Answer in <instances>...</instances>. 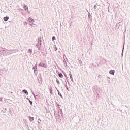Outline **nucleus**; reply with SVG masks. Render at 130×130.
Returning a JSON list of instances; mask_svg holds the SVG:
<instances>
[{
  "instance_id": "f257e3e1",
  "label": "nucleus",
  "mask_w": 130,
  "mask_h": 130,
  "mask_svg": "<svg viewBox=\"0 0 130 130\" xmlns=\"http://www.w3.org/2000/svg\"><path fill=\"white\" fill-rule=\"evenodd\" d=\"M42 40H41V38L39 37L38 38V43L36 44V47L38 48V49L39 50L40 48H41V45H42Z\"/></svg>"
},
{
  "instance_id": "f03ea898",
  "label": "nucleus",
  "mask_w": 130,
  "mask_h": 130,
  "mask_svg": "<svg viewBox=\"0 0 130 130\" xmlns=\"http://www.w3.org/2000/svg\"><path fill=\"white\" fill-rule=\"evenodd\" d=\"M28 21L30 26H33L32 24H33V22H34V19H32L31 17H29L28 18Z\"/></svg>"
},
{
  "instance_id": "7ed1b4c3",
  "label": "nucleus",
  "mask_w": 130,
  "mask_h": 130,
  "mask_svg": "<svg viewBox=\"0 0 130 130\" xmlns=\"http://www.w3.org/2000/svg\"><path fill=\"white\" fill-rule=\"evenodd\" d=\"M33 96L36 100H39V99H38V95H35V94L34 92H32Z\"/></svg>"
},
{
  "instance_id": "20e7f679",
  "label": "nucleus",
  "mask_w": 130,
  "mask_h": 130,
  "mask_svg": "<svg viewBox=\"0 0 130 130\" xmlns=\"http://www.w3.org/2000/svg\"><path fill=\"white\" fill-rule=\"evenodd\" d=\"M40 66L41 67H43V68H46V67H47V66L43 63H40Z\"/></svg>"
},
{
  "instance_id": "39448f33",
  "label": "nucleus",
  "mask_w": 130,
  "mask_h": 130,
  "mask_svg": "<svg viewBox=\"0 0 130 130\" xmlns=\"http://www.w3.org/2000/svg\"><path fill=\"white\" fill-rule=\"evenodd\" d=\"M9 19H10V18L8 16H6L4 18V20L5 21V22H7V21H8V20H9Z\"/></svg>"
},
{
  "instance_id": "423d86ee",
  "label": "nucleus",
  "mask_w": 130,
  "mask_h": 130,
  "mask_svg": "<svg viewBox=\"0 0 130 130\" xmlns=\"http://www.w3.org/2000/svg\"><path fill=\"white\" fill-rule=\"evenodd\" d=\"M56 89L58 92V94L59 96H60V97H61V98H62V95H61V93H60V92H59V90L58 89H57V88L56 87Z\"/></svg>"
},
{
  "instance_id": "0eeeda50",
  "label": "nucleus",
  "mask_w": 130,
  "mask_h": 130,
  "mask_svg": "<svg viewBox=\"0 0 130 130\" xmlns=\"http://www.w3.org/2000/svg\"><path fill=\"white\" fill-rule=\"evenodd\" d=\"M115 71L114 70H110L109 72V74L110 75H114Z\"/></svg>"
},
{
  "instance_id": "6e6552de",
  "label": "nucleus",
  "mask_w": 130,
  "mask_h": 130,
  "mask_svg": "<svg viewBox=\"0 0 130 130\" xmlns=\"http://www.w3.org/2000/svg\"><path fill=\"white\" fill-rule=\"evenodd\" d=\"M22 92H23V93H25V94L26 95H28V91H27V90H25V89H23V90H22Z\"/></svg>"
},
{
  "instance_id": "1a4fd4ad",
  "label": "nucleus",
  "mask_w": 130,
  "mask_h": 130,
  "mask_svg": "<svg viewBox=\"0 0 130 130\" xmlns=\"http://www.w3.org/2000/svg\"><path fill=\"white\" fill-rule=\"evenodd\" d=\"M28 53H30V54H32V49H29L28 50Z\"/></svg>"
},
{
  "instance_id": "9d476101",
  "label": "nucleus",
  "mask_w": 130,
  "mask_h": 130,
  "mask_svg": "<svg viewBox=\"0 0 130 130\" xmlns=\"http://www.w3.org/2000/svg\"><path fill=\"white\" fill-rule=\"evenodd\" d=\"M29 119L30 121H33L34 120V117H31L29 116Z\"/></svg>"
},
{
  "instance_id": "9b49d317",
  "label": "nucleus",
  "mask_w": 130,
  "mask_h": 130,
  "mask_svg": "<svg viewBox=\"0 0 130 130\" xmlns=\"http://www.w3.org/2000/svg\"><path fill=\"white\" fill-rule=\"evenodd\" d=\"M23 9H24V10H25V11H26V10H28V7L26 5H24L23 6Z\"/></svg>"
},
{
  "instance_id": "f8f14e48",
  "label": "nucleus",
  "mask_w": 130,
  "mask_h": 130,
  "mask_svg": "<svg viewBox=\"0 0 130 130\" xmlns=\"http://www.w3.org/2000/svg\"><path fill=\"white\" fill-rule=\"evenodd\" d=\"M59 77H60V78H63V75H62V74L60 73L59 74Z\"/></svg>"
},
{
  "instance_id": "ddd939ff",
  "label": "nucleus",
  "mask_w": 130,
  "mask_h": 130,
  "mask_svg": "<svg viewBox=\"0 0 130 130\" xmlns=\"http://www.w3.org/2000/svg\"><path fill=\"white\" fill-rule=\"evenodd\" d=\"M69 76H70L71 81H73V76H72V74H70Z\"/></svg>"
},
{
  "instance_id": "4468645a",
  "label": "nucleus",
  "mask_w": 130,
  "mask_h": 130,
  "mask_svg": "<svg viewBox=\"0 0 130 130\" xmlns=\"http://www.w3.org/2000/svg\"><path fill=\"white\" fill-rule=\"evenodd\" d=\"M34 70H35L34 72H35V71H36V69H37V66L36 65H35L34 67H33Z\"/></svg>"
},
{
  "instance_id": "2eb2a0df",
  "label": "nucleus",
  "mask_w": 130,
  "mask_h": 130,
  "mask_svg": "<svg viewBox=\"0 0 130 130\" xmlns=\"http://www.w3.org/2000/svg\"><path fill=\"white\" fill-rule=\"evenodd\" d=\"M38 123L39 124H40V123H41V120L40 119H39L38 120Z\"/></svg>"
},
{
  "instance_id": "dca6fc26",
  "label": "nucleus",
  "mask_w": 130,
  "mask_h": 130,
  "mask_svg": "<svg viewBox=\"0 0 130 130\" xmlns=\"http://www.w3.org/2000/svg\"><path fill=\"white\" fill-rule=\"evenodd\" d=\"M52 86H49V91H52Z\"/></svg>"
},
{
  "instance_id": "f3484780",
  "label": "nucleus",
  "mask_w": 130,
  "mask_h": 130,
  "mask_svg": "<svg viewBox=\"0 0 130 130\" xmlns=\"http://www.w3.org/2000/svg\"><path fill=\"white\" fill-rule=\"evenodd\" d=\"M50 93L51 95L53 94V90H50Z\"/></svg>"
},
{
  "instance_id": "a211bd4d",
  "label": "nucleus",
  "mask_w": 130,
  "mask_h": 130,
  "mask_svg": "<svg viewBox=\"0 0 130 130\" xmlns=\"http://www.w3.org/2000/svg\"><path fill=\"white\" fill-rule=\"evenodd\" d=\"M55 39H56L55 37L54 36H53V37H52V41H54V40H55Z\"/></svg>"
},
{
  "instance_id": "6ab92c4d",
  "label": "nucleus",
  "mask_w": 130,
  "mask_h": 130,
  "mask_svg": "<svg viewBox=\"0 0 130 130\" xmlns=\"http://www.w3.org/2000/svg\"><path fill=\"white\" fill-rule=\"evenodd\" d=\"M56 81L57 84H59V81L58 80L56 79Z\"/></svg>"
},
{
  "instance_id": "aec40b11",
  "label": "nucleus",
  "mask_w": 130,
  "mask_h": 130,
  "mask_svg": "<svg viewBox=\"0 0 130 130\" xmlns=\"http://www.w3.org/2000/svg\"><path fill=\"white\" fill-rule=\"evenodd\" d=\"M29 103H30L31 105H32V103H33V102H32V101L29 100Z\"/></svg>"
},
{
  "instance_id": "412c9836",
  "label": "nucleus",
  "mask_w": 130,
  "mask_h": 130,
  "mask_svg": "<svg viewBox=\"0 0 130 130\" xmlns=\"http://www.w3.org/2000/svg\"><path fill=\"white\" fill-rule=\"evenodd\" d=\"M3 101V99L2 98H0V102H2Z\"/></svg>"
},
{
  "instance_id": "4be33fe9",
  "label": "nucleus",
  "mask_w": 130,
  "mask_h": 130,
  "mask_svg": "<svg viewBox=\"0 0 130 130\" xmlns=\"http://www.w3.org/2000/svg\"><path fill=\"white\" fill-rule=\"evenodd\" d=\"M94 9H97V6L94 5Z\"/></svg>"
},
{
  "instance_id": "5701e85b",
  "label": "nucleus",
  "mask_w": 130,
  "mask_h": 130,
  "mask_svg": "<svg viewBox=\"0 0 130 130\" xmlns=\"http://www.w3.org/2000/svg\"><path fill=\"white\" fill-rule=\"evenodd\" d=\"M56 50H57V47H55V51H56Z\"/></svg>"
},
{
  "instance_id": "b1692460",
  "label": "nucleus",
  "mask_w": 130,
  "mask_h": 130,
  "mask_svg": "<svg viewBox=\"0 0 130 130\" xmlns=\"http://www.w3.org/2000/svg\"><path fill=\"white\" fill-rule=\"evenodd\" d=\"M32 26H31L32 27H34V26H35V24L34 23H32Z\"/></svg>"
},
{
  "instance_id": "393cba45",
  "label": "nucleus",
  "mask_w": 130,
  "mask_h": 130,
  "mask_svg": "<svg viewBox=\"0 0 130 130\" xmlns=\"http://www.w3.org/2000/svg\"><path fill=\"white\" fill-rule=\"evenodd\" d=\"M66 87L67 89L69 90V88H68V86L66 85Z\"/></svg>"
},
{
  "instance_id": "a878e982",
  "label": "nucleus",
  "mask_w": 130,
  "mask_h": 130,
  "mask_svg": "<svg viewBox=\"0 0 130 130\" xmlns=\"http://www.w3.org/2000/svg\"><path fill=\"white\" fill-rule=\"evenodd\" d=\"M2 49H3V48L0 47V50H2Z\"/></svg>"
},
{
  "instance_id": "bb28decb",
  "label": "nucleus",
  "mask_w": 130,
  "mask_h": 130,
  "mask_svg": "<svg viewBox=\"0 0 130 130\" xmlns=\"http://www.w3.org/2000/svg\"><path fill=\"white\" fill-rule=\"evenodd\" d=\"M57 107H59L60 106H59V105H57Z\"/></svg>"
},
{
  "instance_id": "cd10ccee",
  "label": "nucleus",
  "mask_w": 130,
  "mask_h": 130,
  "mask_svg": "<svg viewBox=\"0 0 130 130\" xmlns=\"http://www.w3.org/2000/svg\"><path fill=\"white\" fill-rule=\"evenodd\" d=\"M54 115H55V111L54 112Z\"/></svg>"
},
{
  "instance_id": "c85d7f7f",
  "label": "nucleus",
  "mask_w": 130,
  "mask_h": 130,
  "mask_svg": "<svg viewBox=\"0 0 130 130\" xmlns=\"http://www.w3.org/2000/svg\"><path fill=\"white\" fill-rule=\"evenodd\" d=\"M27 100H29V99L28 98H27Z\"/></svg>"
},
{
  "instance_id": "c756f323",
  "label": "nucleus",
  "mask_w": 130,
  "mask_h": 130,
  "mask_svg": "<svg viewBox=\"0 0 130 130\" xmlns=\"http://www.w3.org/2000/svg\"><path fill=\"white\" fill-rule=\"evenodd\" d=\"M61 112H62V110H61Z\"/></svg>"
}]
</instances>
